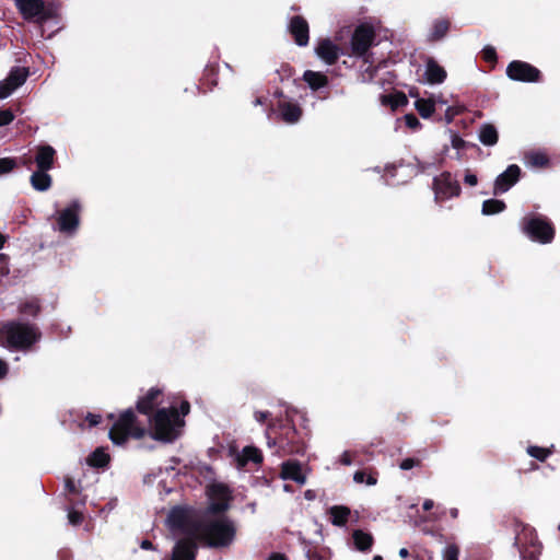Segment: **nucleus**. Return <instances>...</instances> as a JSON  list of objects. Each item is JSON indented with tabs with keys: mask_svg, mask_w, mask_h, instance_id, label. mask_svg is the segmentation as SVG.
<instances>
[{
	"mask_svg": "<svg viewBox=\"0 0 560 560\" xmlns=\"http://www.w3.org/2000/svg\"><path fill=\"white\" fill-rule=\"evenodd\" d=\"M172 529L182 534L195 536L197 540L210 548H226L232 545L236 536V525L225 514L207 515L202 520H192L190 511L183 506H175L168 514Z\"/></svg>",
	"mask_w": 560,
	"mask_h": 560,
	"instance_id": "f257e3e1",
	"label": "nucleus"
},
{
	"mask_svg": "<svg viewBox=\"0 0 560 560\" xmlns=\"http://www.w3.org/2000/svg\"><path fill=\"white\" fill-rule=\"evenodd\" d=\"M40 338L42 331L35 324L9 320L0 326V347L10 351L27 352Z\"/></svg>",
	"mask_w": 560,
	"mask_h": 560,
	"instance_id": "f03ea898",
	"label": "nucleus"
},
{
	"mask_svg": "<svg viewBox=\"0 0 560 560\" xmlns=\"http://www.w3.org/2000/svg\"><path fill=\"white\" fill-rule=\"evenodd\" d=\"M269 446H277L283 455H300L305 451V443L289 419L285 421L269 422L266 429Z\"/></svg>",
	"mask_w": 560,
	"mask_h": 560,
	"instance_id": "7ed1b4c3",
	"label": "nucleus"
},
{
	"mask_svg": "<svg viewBox=\"0 0 560 560\" xmlns=\"http://www.w3.org/2000/svg\"><path fill=\"white\" fill-rule=\"evenodd\" d=\"M149 420L150 436L163 443L174 442L180 435V428L185 424L176 407L158 409Z\"/></svg>",
	"mask_w": 560,
	"mask_h": 560,
	"instance_id": "20e7f679",
	"label": "nucleus"
},
{
	"mask_svg": "<svg viewBox=\"0 0 560 560\" xmlns=\"http://www.w3.org/2000/svg\"><path fill=\"white\" fill-rule=\"evenodd\" d=\"M504 527L514 534V546L522 560H538L542 544L539 541L535 528L515 517L505 520Z\"/></svg>",
	"mask_w": 560,
	"mask_h": 560,
	"instance_id": "39448f33",
	"label": "nucleus"
},
{
	"mask_svg": "<svg viewBox=\"0 0 560 560\" xmlns=\"http://www.w3.org/2000/svg\"><path fill=\"white\" fill-rule=\"evenodd\" d=\"M107 418L113 422L108 436L116 445H124L129 439L141 440L148 434L132 408H128L116 418L114 413H108Z\"/></svg>",
	"mask_w": 560,
	"mask_h": 560,
	"instance_id": "423d86ee",
	"label": "nucleus"
},
{
	"mask_svg": "<svg viewBox=\"0 0 560 560\" xmlns=\"http://www.w3.org/2000/svg\"><path fill=\"white\" fill-rule=\"evenodd\" d=\"M14 5L22 19L40 28L50 22L60 19V4L56 1L45 0H14Z\"/></svg>",
	"mask_w": 560,
	"mask_h": 560,
	"instance_id": "0eeeda50",
	"label": "nucleus"
},
{
	"mask_svg": "<svg viewBox=\"0 0 560 560\" xmlns=\"http://www.w3.org/2000/svg\"><path fill=\"white\" fill-rule=\"evenodd\" d=\"M521 231L532 242L542 245L550 244L556 236V228L551 220L540 213H528L521 219Z\"/></svg>",
	"mask_w": 560,
	"mask_h": 560,
	"instance_id": "6e6552de",
	"label": "nucleus"
},
{
	"mask_svg": "<svg viewBox=\"0 0 560 560\" xmlns=\"http://www.w3.org/2000/svg\"><path fill=\"white\" fill-rule=\"evenodd\" d=\"M209 504L206 508L207 515L225 514L231 508L233 500L232 491L225 483L214 482L207 487Z\"/></svg>",
	"mask_w": 560,
	"mask_h": 560,
	"instance_id": "1a4fd4ad",
	"label": "nucleus"
},
{
	"mask_svg": "<svg viewBox=\"0 0 560 560\" xmlns=\"http://www.w3.org/2000/svg\"><path fill=\"white\" fill-rule=\"evenodd\" d=\"M375 30L369 23L358 25L350 39L351 54L355 57H364L375 42Z\"/></svg>",
	"mask_w": 560,
	"mask_h": 560,
	"instance_id": "9d476101",
	"label": "nucleus"
},
{
	"mask_svg": "<svg viewBox=\"0 0 560 560\" xmlns=\"http://www.w3.org/2000/svg\"><path fill=\"white\" fill-rule=\"evenodd\" d=\"M506 75L513 81L537 83L542 81L541 71L535 66L522 61L513 60L506 67Z\"/></svg>",
	"mask_w": 560,
	"mask_h": 560,
	"instance_id": "9b49d317",
	"label": "nucleus"
},
{
	"mask_svg": "<svg viewBox=\"0 0 560 560\" xmlns=\"http://www.w3.org/2000/svg\"><path fill=\"white\" fill-rule=\"evenodd\" d=\"M433 190L436 200L459 197L462 194L458 180L450 172H443L433 178Z\"/></svg>",
	"mask_w": 560,
	"mask_h": 560,
	"instance_id": "f8f14e48",
	"label": "nucleus"
},
{
	"mask_svg": "<svg viewBox=\"0 0 560 560\" xmlns=\"http://www.w3.org/2000/svg\"><path fill=\"white\" fill-rule=\"evenodd\" d=\"M521 174L522 171L518 165H509L506 170L495 178L493 195H502L510 190L520 180Z\"/></svg>",
	"mask_w": 560,
	"mask_h": 560,
	"instance_id": "ddd939ff",
	"label": "nucleus"
},
{
	"mask_svg": "<svg viewBox=\"0 0 560 560\" xmlns=\"http://www.w3.org/2000/svg\"><path fill=\"white\" fill-rule=\"evenodd\" d=\"M288 31L298 46L304 47L310 42V26L305 18L294 15L290 19Z\"/></svg>",
	"mask_w": 560,
	"mask_h": 560,
	"instance_id": "4468645a",
	"label": "nucleus"
},
{
	"mask_svg": "<svg viewBox=\"0 0 560 560\" xmlns=\"http://www.w3.org/2000/svg\"><path fill=\"white\" fill-rule=\"evenodd\" d=\"M79 211V202L73 201L69 207L60 212L57 220L60 232L72 233L78 229L80 223Z\"/></svg>",
	"mask_w": 560,
	"mask_h": 560,
	"instance_id": "2eb2a0df",
	"label": "nucleus"
},
{
	"mask_svg": "<svg viewBox=\"0 0 560 560\" xmlns=\"http://www.w3.org/2000/svg\"><path fill=\"white\" fill-rule=\"evenodd\" d=\"M179 539L173 548L171 560H196L197 539L195 536H188Z\"/></svg>",
	"mask_w": 560,
	"mask_h": 560,
	"instance_id": "dca6fc26",
	"label": "nucleus"
},
{
	"mask_svg": "<svg viewBox=\"0 0 560 560\" xmlns=\"http://www.w3.org/2000/svg\"><path fill=\"white\" fill-rule=\"evenodd\" d=\"M162 396V390L158 387H152L148 390V393L140 397L136 404V409L139 413L145 416H153V411L161 404L160 397Z\"/></svg>",
	"mask_w": 560,
	"mask_h": 560,
	"instance_id": "f3484780",
	"label": "nucleus"
},
{
	"mask_svg": "<svg viewBox=\"0 0 560 560\" xmlns=\"http://www.w3.org/2000/svg\"><path fill=\"white\" fill-rule=\"evenodd\" d=\"M56 161V150L49 144H40L36 147L34 162L37 170L50 171Z\"/></svg>",
	"mask_w": 560,
	"mask_h": 560,
	"instance_id": "a211bd4d",
	"label": "nucleus"
},
{
	"mask_svg": "<svg viewBox=\"0 0 560 560\" xmlns=\"http://www.w3.org/2000/svg\"><path fill=\"white\" fill-rule=\"evenodd\" d=\"M277 107L281 119L287 124L298 122L303 114L302 107L296 102L280 100Z\"/></svg>",
	"mask_w": 560,
	"mask_h": 560,
	"instance_id": "6ab92c4d",
	"label": "nucleus"
},
{
	"mask_svg": "<svg viewBox=\"0 0 560 560\" xmlns=\"http://www.w3.org/2000/svg\"><path fill=\"white\" fill-rule=\"evenodd\" d=\"M339 47L329 38L322 39L315 48L317 56L329 66H332L337 62L339 58Z\"/></svg>",
	"mask_w": 560,
	"mask_h": 560,
	"instance_id": "aec40b11",
	"label": "nucleus"
},
{
	"mask_svg": "<svg viewBox=\"0 0 560 560\" xmlns=\"http://www.w3.org/2000/svg\"><path fill=\"white\" fill-rule=\"evenodd\" d=\"M280 477L283 480H292L299 485L306 482V477L302 471V466L298 460H287L281 465Z\"/></svg>",
	"mask_w": 560,
	"mask_h": 560,
	"instance_id": "412c9836",
	"label": "nucleus"
},
{
	"mask_svg": "<svg viewBox=\"0 0 560 560\" xmlns=\"http://www.w3.org/2000/svg\"><path fill=\"white\" fill-rule=\"evenodd\" d=\"M445 69L433 58H428L425 63V80L430 84H441L446 79Z\"/></svg>",
	"mask_w": 560,
	"mask_h": 560,
	"instance_id": "4be33fe9",
	"label": "nucleus"
},
{
	"mask_svg": "<svg viewBox=\"0 0 560 560\" xmlns=\"http://www.w3.org/2000/svg\"><path fill=\"white\" fill-rule=\"evenodd\" d=\"M237 466L245 467L248 463L261 464L264 460L262 453L259 448L253 445L245 446L242 453L237 456Z\"/></svg>",
	"mask_w": 560,
	"mask_h": 560,
	"instance_id": "5701e85b",
	"label": "nucleus"
},
{
	"mask_svg": "<svg viewBox=\"0 0 560 560\" xmlns=\"http://www.w3.org/2000/svg\"><path fill=\"white\" fill-rule=\"evenodd\" d=\"M328 514L330 516V522L332 525L338 526V527H343L347 525V523L349 521L351 511L346 505H332L328 510Z\"/></svg>",
	"mask_w": 560,
	"mask_h": 560,
	"instance_id": "b1692460",
	"label": "nucleus"
},
{
	"mask_svg": "<svg viewBox=\"0 0 560 560\" xmlns=\"http://www.w3.org/2000/svg\"><path fill=\"white\" fill-rule=\"evenodd\" d=\"M380 100L383 105L389 106L392 110L408 105V97L401 91H395L390 94H381Z\"/></svg>",
	"mask_w": 560,
	"mask_h": 560,
	"instance_id": "393cba45",
	"label": "nucleus"
},
{
	"mask_svg": "<svg viewBox=\"0 0 560 560\" xmlns=\"http://www.w3.org/2000/svg\"><path fill=\"white\" fill-rule=\"evenodd\" d=\"M32 187L37 191H46L51 187L52 178L48 171L36 170L30 178Z\"/></svg>",
	"mask_w": 560,
	"mask_h": 560,
	"instance_id": "a878e982",
	"label": "nucleus"
},
{
	"mask_svg": "<svg viewBox=\"0 0 560 560\" xmlns=\"http://www.w3.org/2000/svg\"><path fill=\"white\" fill-rule=\"evenodd\" d=\"M303 80L308 84L310 89L313 91H318L327 86L329 83L328 77L326 74L313 70H306L303 73Z\"/></svg>",
	"mask_w": 560,
	"mask_h": 560,
	"instance_id": "bb28decb",
	"label": "nucleus"
},
{
	"mask_svg": "<svg viewBox=\"0 0 560 560\" xmlns=\"http://www.w3.org/2000/svg\"><path fill=\"white\" fill-rule=\"evenodd\" d=\"M28 74L30 72L27 68L13 67L10 70L5 81L10 85V88H12V90L15 91L18 88L22 86L25 83Z\"/></svg>",
	"mask_w": 560,
	"mask_h": 560,
	"instance_id": "cd10ccee",
	"label": "nucleus"
},
{
	"mask_svg": "<svg viewBox=\"0 0 560 560\" xmlns=\"http://www.w3.org/2000/svg\"><path fill=\"white\" fill-rule=\"evenodd\" d=\"M479 140L483 145H495L499 141L497 128L492 124H483L479 130Z\"/></svg>",
	"mask_w": 560,
	"mask_h": 560,
	"instance_id": "c85d7f7f",
	"label": "nucleus"
},
{
	"mask_svg": "<svg viewBox=\"0 0 560 560\" xmlns=\"http://www.w3.org/2000/svg\"><path fill=\"white\" fill-rule=\"evenodd\" d=\"M352 538L355 548L362 552L370 551L374 542L373 536L369 533L363 532L362 529L353 530Z\"/></svg>",
	"mask_w": 560,
	"mask_h": 560,
	"instance_id": "c756f323",
	"label": "nucleus"
},
{
	"mask_svg": "<svg viewBox=\"0 0 560 560\" xmlns=\"http://www.w3.org/2000/svg\"><path fill=\"white\" fill-rule=\"evenodd\" d=\"M526 163L533 167L544 168L550 165V159L547 153L541 151H530L525 155Z\"/></svg>",
	"mask_w": 560,
	"mask_h": 560,
	"instance_id": "7c9ffc66",
	"label": "nucleus"
},
{
	"mask_svg": "<svg viewBox=\"0 0 560 560\" xmlns=\"http://www.w3.org/2000/svg\"><path fill=\"white\" fill-rule=\"evenodd\" d=\"M218 83V70L214 67H207L203 71L200 86L202 93L212 90Z\"/></svg>",
	"mask_w": 560,
	"mask_h": 560,
	"instance_id": "2f4dec72",
	"label": "nucleus"
},
{
	"mask_svg": "<svg viewBox=\"0 0 560 560\" xmlns=\"http://www.w3.org/2000/svg\"><path fill=\"white\" fill-rule=\"evenodd\" d=\"M110 456L101 447L96 448L88 457V464L94 468H104L109 464Z\"/></svg>",
	"mask_w": 560,
	"mask_h": 560,
	"instance_id": "473e14b6",
	"label": "nucleus"
},
{
	"mask_svg": "<svg viewBox=\"0 0 560 560\" xmlns=\"http://www.w3.org/2000/svg\"><path fill=\"white\" fill-rule=\"evenodd\" d=\"M506 209V205L500 199H488L482 202L481 212L483 215L498 214Z\"/></svg>",
	"mask_w": 560,
	"mask_h": 560,
	"instance_id": "72a5a7b5",
	"label": "nucleus"
},
{
	"mask_svg": "<svg viewBox=\"0 0 560 560\" xmlns=\"http://www.w3.org/2000/svg\"><path fill=\"white\" fill-rule=\"evenodd\" d=\"M415 107L422 118H430L435 112V102L431 98H418Z\"/></svg>",
	"mask_w": 560,
	"mask_h": 560,
	"instance_id": "f704fd0d",
	"label": "nucleus"
},
{
	"mask_svg": "<svg viewBox=\"0 0 560 560\" xmlns=\"http://www.w3.org/2000/svg\"><path fill=\"white\" fill-rule=\"evenodd\" d=\"M450 26H451V23L448 20H446V19L436 20L432 26V32L430 35L431 39L432 40L442 39L450 31Z\"/></svg>",
	"mask_w": 560,
	"mask_h": 560,
	"instance_id": "c9c22d12",
	"label": "nucleus"
},
{
	"mask_svg": "<svg viewBox=\"0 0 560 560\" xmlns=\"http://www.w3.org/2000/svg\"><path fill=\"white\" fill-rule=\"evenodd\" d=\"M19 311L21 314L36 317L40 312V305L37 300H31L22 303Z\"/></svg>",
	"mask_w": 560,
	"mask_h": 560,
	"instance_id": "e433bc0d",
	"label": "nucleus"
},
{
	"mask_svg": "<svg viewBox=\"0 0 560 560\" xmlns=\"http://www.w3.org/2000/svg\"><path fill=\"white\" fill-rule=\"evenodd\" d=\"M527 453L529 456H532L540 462H545L546 458L552 453V447L546 448V447H540V446H536V445H530L527 447Z\"/></svg>",
	"mask_w": 560,
	"mask_h": 560,
	"instance_id": "4c0bfd02",
	"label": "nucleus"
},
{
	"mask_svg": "<svg viewBox=\"0 0 560 560\" xmlns=\"http://www.w3.org/2000/svg\"><path fill=\"white\" fill-rule=\"evenodd\" d=\"M305 556H306L307 560H328L324 549H320V548H318L316 546H312V545H306Z\"/></svg>",
	"mask_w": 560,
	"mask_h": 560,
	"instance_id": "58836bf2",
	"label": "nucleus"
},
{
	"mask_svg": "<svg viewBox=\"0 0 560 560\" xmlns=\"http://www.w3.org/2000/svg\"><path fill=\"white\" fill-rule=\"evenodd\" d=\"M353 480L358 483L365 482L369 486H373L377 482V478L373 474H366L365 470H358L353 475Z\"/></svg>",
	"mask_w": 560,
	"mask_h": 560,
	"instance_id": "ea45409f",
	"label": "nucleus"
},
{
	"mask_svg": "<svg viewBox=\"0 0 560 560\" xmlns=\"http://www.w3.org/2000/svg\"><path fill=\"white\" fill-rule=\"evenodd\" d=\"M16 167V158H0V176L11 173Z\"/></svg>",
	"mask_w": 560,
	"mask_h": 560,
	"instance_id": "a19ab883",
	"label": "nucleus"
},
{
	"mask_svg": "<svg viewBox=\"0 0 560 560\" xmlns=\"http://www.w3.org/2000/svg\"><path fill=\"white\" fill-rule=\"evenodd\" d=\"M294 73V69L289 63H282L280 68L277 70V74L281 82L289 80Z\"/></svg>",
	"mask_w": 560,
	"mask_h": 560,
	"instance_id": "79ce46f5",
	"label": "nucleus"
},
{
	"mask_svg": "<svg viewBox=\"0 0 560 560\" xmlns=\"http://www.w3.org/2000/svg\"><path fill=\"white\" fill-rule=\"evenodd\" d=\"M481 55H482V59L486 62L495 63L498 60V55H497L495 48L492 46H486L482 49Z\"/></svg>",
	"mask_w": 560,
	"mask_h": 560,
	"instance_id": "37998d69",
	"label": "nucleus"
},
{
	"mask_svg": "<svg viewBox=\"0 0 560 560\" xmlns=\"http://www.w3.org/2000/svg\"><path fill=\"white\" fill-rule=\"evenodd\" d=\"M459 549L456 545H447L443 552V560H458Z\"/></svg>",
	"mask_w": 560,
	"mask_h": 560,
	"instance_id": "c03bdc74",
	"label": "nucleus"
},
{
	"mask_svg": "<svg viewBox=\"0 0 560 560\" xmlns=\"http://www.w3.org/2000/svg\"><path fill=\"white\" fill-rule=\"evenodd\" d=\"M14 114L12 109L4 108L0 109V127L10 125L14 120Z\"/></svg>",
	"mask_w": 560,
	"mask_h": 560,
	"instance_id": "a18cd8bd",
	"label": "nucleus"
},
{
	"mask_svg": "<svg viewBox=\"0 0 560 560\" xmlns=\"http://www.w3.org/2000/svg\"><path fill=\"white\" fill-rule=\"evenodd\" d=\"M419 466H421V460L419 458H413V457H407V458L402 459L399 464V467L402 470H409V469H412L413 467H419Z\"/></svg>",
	"mask_w": 560,
	"mask_h": 560,
	"instance_id": "49530a36",
	"label": "nucleus"
},
{
	"mask_svg": "<svg viewBox=\"0 0 560 560\" xmlns=\"http://www.w3.org/2000/svg\"><path fill=\"white\" fill-rule=\"evenodd\" d=\"M404 119H405L406 126L412 130H416L419 127H421V124H420L418 117L412 113L406 114Z\"/></svg>",
	"mask_w": 560,
	"mask_h": 560,
	"instance_id": "de8ad7c7",
	"label": "nucleus"
},
{
	"mask_svg": "<svg viewBox=\"0 0 560 560\" xmlns=\"http://www.w3.org/2000/svg\"><path fill=\"white\" fill-rule=\"evenodd\" d=\"M83 513L80 511L71 510L68 513V520L72 525H80L83 522Z\"/></svg>",
	"mask_w": 560,
	"mask_h": 560,
	"instance_id": "09e8293b",
	"label": "nucleus"
},
{
	"mask_svg": "<svg viewBox=\"0 0 560 560\" xmlns=\"http://www.w3.org/2000/svg\"><path fill=\"white\" fill-rule=\"evenodd\" d=\"M66 490L69 494L77 495L80 493L75 482L72 478L67 477L65 480Z\"/></svg>",
	"mask_w": 560,
	"mask_h": 560,
	"instance_id": "8fccbe9b",
	"label": "nucleus"
},
{
	"mask_svg": "<svg viewBox=\"0 0 560 560\" xmlns=\"http://www.w3.org/2000/svg\"><path fill=\"white\" fill-rule=\"evenodd\" d=\"M85 421H88L89 427H96L98 423H101L102 417L100 415L88 412Z\"/></svg>",
	"mask_w": 560,
	"mask_h": 560,
	"instance_id": "3c124183",
	"label": "nucleus"
},
{
	"mask_svg": "<svg viewBox=\"0 0 560 560\" xmlns=\"http://www.w3.org/2000/svg\"><path fill=\"white\" fill-rule=\"evenodd\" d=\"M16 160H18V166L23 165V166L27 167L28 170L32 167L33 163H35L34 158L26 155V154L18 158Z\"/></svg>",
	"mask_w": 560,
	"mask_h": 560,
	"instance_id": "603ef678",
	"label": "nucleus"
},
{
	"mask_svg": "<svg viewBox=\"0 0 560 560\" xmlns=\"http://www.w3.org/2000/svg\"><path fill=\"white\" fill-rule=\"evenodd\" d=\"M452 147L457 150H462L466 147V141L458 135L452 136Z\"/></svg>",
	"mask_w": 560,
	"mask_h": 560,
	"instance_id": "864d4df0",
	"label": "nucleus"
},
{
	"mask_svg": "<svg viewBox=\"0 0 560 560\" xmlns=\"http://www.w3.org/2000/svg\"><path fill=\"white\" fill-rule=\"evenodd\" d=\"M270 416L271 413L269 411L257 410L254 412V418L259 423H265L270 418Z\"/></svg>",
	"mask_w": 560,
	"mask_h": 560,
	"instance_id": "5fc2aeb1",
	"label": "nucleus"
},
{
	"mask_svg": "<svg viewBox=\"0 0 560 560\" xmlns=\"http://www.w3.org/2000/svg\"><path fill=\"white\" fill-rule=\"evenodd\" d=\"M13 92L12 88L4 80L3 82H0V98H5Z\"/></svg>",
	"mask_w": 560,
	"mask_h": 560,
	"instance_id": "6e6d98bb",
	"label": "nucleus"
},
{
	"mask_svg": "<svg viewBox=\"0 0 560 560\" xmlns=\"http://www.w3.org/2000/svg\"><path fill=\"white\" fill-rule=\"evenodd\" d=\"M464 183L469 186H476L478 184V178L475 174L467 171L464 176Z\"/></svg>",
	"mask_w": 560,
	"mask_h": 560,
	"instance_id": "4d7b16f0",
	"label": "nucleus"
},
{
	"mask_svg": "<svg viewBox=\"0 0 560 560\" xmlns=\"http://www.w3.org/2000/svg\"><path fill=\"white\" fill-rule=\"evenodd\" d=\"M179 412V417H184L189 413L190 411V404L187 400L182 401L179 409H177Z\"/></svg>",
	"mask_w": 560,
	"mask_h": 560,
	"instance_id": "13d9d810",
	"label": "nucleus"
},
{
	"mask_svg": "<svg viewBox=\"0 0 560 560\" xmlns=\"http://www.w3.org/2000/svg\"><path fill=\"white\" fill-rule=\"evenodd\" d=\"M9 373V364L7 361L0 359V380L4 378Z\"/></svg>",
	"mask_w": 560,
	"mask_h": 560,
	"instance_id": "bf43d9fd",
	"label": "nucleus"
},
{
	"mask_svg": "<svg viewBox=\"0 0 560 560\" xmlns=\"http://www.w3.org/2000/svg\"><path fill=\"white\" fill-rule=\"evenodd\" d=\"M340 463L342 465H346V466L351 465L352 464V455H351V453L350 452H345L341 455V457H340Z\"/></svg>",
	"mask_w": 560,
	"mask_h": 560,
	"instance_id": "052dcab7",
	"label": "nucleus"
},
{
	"mask_svg": "<svg viewBox=\"0 0 560 560\" xmlns=\"http://www.w3.org/2000/svg\"><path fill=\"white\" fill-rule=\"evenodd\" d=\"M267 560H288L284 553L272 552Z\"/></svg>",
	"mask_w": 560,
	"mask_h": 560,
	"instance_id": "680f3d73",
	"label": "nucleus"
},
{
	"mask_svg": "<svg viewBox=\"0 0 560 560\" xmlns=\"http://www.w3.org/2000/svg\"><path fill=\"white\" fill-rule=\"evenodd\" d=\"M140 547L145 550H152L154 548L152 541L148 539L142 540Z\"/></svg>",
	"mask_w": 560,
	"mask_h": 560,
	"instance_id": "e2e57ef3",
	"label": "nucleus"
},
{
	"mask_svg": "<svg viewBox=\"0 0 560 560\" xmlns=\"http://www.w3.org/2000/svg\"><path fill=\"white\" fill-rule=\"evenodd\" d=\"M433 506H434V502L430 499H427L422 504V508L424 511H430Z\"/></svg>",
	"mask_w": 560,
	"mask_h": 560,
	"instance_id": "0e129e2a",
	"label": "nucleus"
},
{
	"mask_svg": "<svg viewBox=\"0 0 560 560\" xmlns=\"http://www.w3.org/2000/svg\"><path fill=\"white\" fill-rule=\"evenodd\" d=\"M365 72L369 75V80H372L374 78V75H375L376 69L372 68V67H369Z\"/></svg>",
	"mask_w": 560,
	"mask_h": 560,
	"instance_id": "69168bd1",
	"label": "nucleus"
},
{
	"mask_svg": "<svg viewBox=\"0 0 560 560\" xmlns=\"http://www.w3.org/2000/svg\"><path fill=\"white\" fill-rule=\"evenodd\" d=\"M304 495H305V499H307V500H314L315 499V493H314L313 490H306Z\"/></svg>",
	"mask_w": 560,
	"mask_h": 560,
	"instance_id": "338daca9",
	"label": "nucleus"
},
{
	"mask_svg": "<svg viewBox=\"0 0 560 560\" xmlns=\"http://www.w3.org/2000/svg\"><path fill=\"white\" fill-rule=\"evenodd\" d=\"M458 513H459L458 509H456V508H453V509L450 510V514H451L452 518H457L458 517Z\"/></svg>",
	"mask_w": 560,
	"mask_h": 560,
	"instance_id": "774afa93",
	"label": "nucleus"
}]
</instances>
